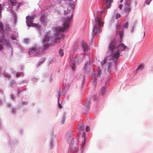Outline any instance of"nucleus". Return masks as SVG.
Masks as SVG:
<instances>
[{"instance_id": "10", "label": "nucleus", "mask_w": 153, "mask_h": 153, "mask_svg": "<svg viewBox=\"0 0 153 153\" xmlns=\"http://www.w3.org/2000/svg\"><path fill=\"white\" fill-rule=\"evenodd\" d=\"M0 42L2 43V44L4 45H5L7 47L10 46V45L9 40H4L3 38L1 39L0 38Z\"/></svg>"}, {"instance_id": "33", "label": "nucleus", "mask_w": 153, "mask_h": 153, "mask_svg": "<svg viewBox=\"0 0 153 153\" xmlns=\"http://www.w3.org/2000/svg\"><path fill=\"white\" fill-rule=\"evenodd\" d=\"M119 35L120 38L122 37L123 35V32H121L119 34Z\"/></svg>"}, {"instance_id": "7", "label": "nucleus", "mask_w": 153, "mask_h": 153, "mask_svg": "<svg viewBox=\"0 0 153 153\" xmlns=\"http://www.w3.org/2000/svg\"><path fill=\"white\" fill-rule=\"evenodd\" d=\"M34 19L33 17H31L30 16L26 17L27 23V26L30 27L32 25H33V20Z\"/></svg>"}, {"instance_id": "27", "label": "nucleus", "mask_w": 153, "mask_h": 153, "mask_svg": "<svg viewBox=\"0 0 153 153\" xmlns=\"http://www.w3.org/2000/svg\"><path fill=\"white\" fill-rule=\"evenodd\" d=\"M120 15L118 13H117L116 15V19H117L118 18H120Z\"/></svg>"}, {"instance_id": "24", "label": "nucleus", "mask_w": 153, "mask_h": 153, "mask_svg": "<svg viewBox=\"0 0 153 153\" xmlns=\"http://www.w3.org/2000/svg\"><path fill=\"white\" fill-rule=\"evenodd\" d=\"M128 22H127L123 25V27L127 28L128 27Z\"/></svg>"}, {"instance_id": "30", "label": "nucleus", "mask_w": 153, "mask_h": 153, "mask_svg": "<svg viewBox=\"0 0 153 153\" xmlns=\"http://www.w3.org/2000/svg\"><path fill=\"white\" fill-rule=\"evenodd\" d=\"M74 5L73 4H71L70 5L69 7H71L72 9H73L74 8Z\"/></svg>"}, {"instance_id": "11", "label": "nucleus", "mask_w": 153, "mask_h": 153, "mask_svg": "<svg viewBox=\"0 0 153 153\" xmlns=\"http://www.w3.org/2000/svg\"><path fill=\"white\" fill-rule=\"evenodd\" d=\"M131 7L128 5L125 7L124 10L126 14V17H127V15L129 14V13L131 11Z\"/></svg>"}, {"instance_id": "41", "label": "nucleus", "mask_w": 153, "mask_h": 153, "mask_svg": "<svg viewBox=\"0 0 153 153\" xmlns=\"http://www.w3.org/2000/svg\"><path fill=\"white\" fill-rule=\"evenodd\" d=\"M16 76L17 77H19V74H16Z\"/></svg>"}, {"instance_id": "43", "label": "nucleus", "mask_w": 153, "mask_h": 153, "mask_svg": "<svg viewBox=\"0 0 153 153\" xmlns=\"http://www.w3.org/2000/svg\"><path fill=\"white\" fill-rule=\"evenodd\" d=\"M21 5V3H20L19 5H18V7H19Z\"/></svg>"}, {"instance_id": "34", "label": "nucleus", "mask_w": 153, "mask_h": 153, "mask_svg": "<svg viewBox=\"0 0 153 153\" xmlns=\"http://www.w3.org/2000/svg\"><path fill=\"white\" fill-rule=\"evenodd\" d=\"M35 26L36 27H37V28H40V27L41 26H39V25H38L37 24H35Z\"/></svg>"}, {"instance_id": "44", "label": "nucleus", "mask_w": 153, "mask_h": 153, "mask_svg": "<svg viewBox=\"0 0 153 153\" xmlns=\"http://www.w3.org/2000/svg\"><path fill=\"white\" fill-rule=\"evenodd\" d=\"M145 31H144V32L143 37H144V36H145Z\"/></svg>"}, {"instance_id": "17", "label": "nucleus", "mask_w": 153, "mask_h": 153, "mask_svg": "<svg viewBox=\"0 0 153 153\" xmlns=\"http://www.w3.org/2000/svg\"><path fill=\"white\" fill-rule=\"evenodd\" d=\"M120 46H121L124 49H126L127 48V47L123 43L121 44L118 45L117 46V48H118L119 49V48Z\"/></svg>"}, {"instance_id": "22", "label": "nucleus", "mask_w": 153, "mask_h": 153, "mask_svg": "<svg viewBox=\"0 0 153 153\" xmlns=\"http://www.w3.org/2000/svg\"><path fill=\"white\" fill-rule=\"evenodd\" d=\"M112 66V63L111 62H109L108 63V70L111 71V69Z\"/></svg>"}, {"instance_id": "8", "label": "nucleus", "mask_w": 153, "mask_h": 153, "mask_svg": "<svg viewBox=\"0 0 153 153\" xmlns=\"http://www.w3.org/2000/svg\"><path fill=\"white\" fill-rule=\"evenodd\" d=\"M39 48H37V47H32L29 49V52L30 55L32 54L33 53H37L39 52Z\"/></svg>"}, {"instance_id": "36", "label": "nucleus", "mask_w": 153, "mask_h": 153, "mask_svg": "<svg viewBox=\"0 0 153 153\" xmlns=\"http://www.w3.org/2000/svg\"><path fill=\"white\" fill-rule=\"evenodd\" d=\"M107 60V59L106 58H104V64H105V62Z\"/></svg>"}, {"instance_id": "31", "label": "nucleus", "mask_w": 153, "mask_h": 153, "mask_svg": "<svg viewBox=\"0 0 153 153\" xmlns=\"http://www.w3.org/2000/svg\"><path fill=\"white\" fill-rule=\"evenodd\" d=\"M85 140H84V141L82 142V147H83L85 145Z\"/></svg>"}, {"instance_id": "39", "label": "nucleus", "mask_w": 153, "mask_h": 153, "mask_svg": "<svg viewBox=\"0 0 153 153\" xmlns=\"http://www.w3.org/2000/svg\"><path fill=\"white\" fill-rule=\"evenodd\" d=\"M90 103V102L89 101H87L86 104H89Z\"/></svg>"}, {"instance_id": "45", "label": "nucleus", "mask_w": 153, "mask_h": 153, "mask_svg": "<svg viewBox=\"0 0 153 153\" xmlns=\"http://www.w3.org/2000/svg\"><path fill=\"white\" fill-rule=\"evenodd\" d=\"M20 93V91H18V94H19V93Z\"/></svg>"}, {"instance_id": "18", "label": "nucleus", "mask_w": 153, "mask_h": 153, "mask_svg": "<svg viewBox=\"0 0 153 153\" xmlns=\"http://www.w3.org/2000/svg\"><path fill=\"white\" fill-rule=\"evenodd\" d=\"M16 0H10L11 4L13 6L16 5Z\"/></svg>"}, {"instance_id": "21", "label": "nucleus", "mask_w": 153, "mask_h": 153, "mask_svg": "<svg viewBox=\"0 0 153 153\" xmlns=\"http://www.w3.org/2000/svg\"><path fill=\"white\" fill-rule=\"evenodd\" d=\"M59 54L60 56H63L64 55V53L63 51L61 49H60L59 50Z\"/></svg>"}, {"instance_id": "1", "label": "nucleus", "mask_w": 153, "mask_h": 153, "mask_svg": "<svg viewBox=\"0 0 153 153\" xmlns=\"http://www.w3.org/2000/svg\"><path fill=\"white\" fill-rule=\"evenodd\" d=\"M64 13L65 15H68L67 16V18H65V19L63 27L61 28L58 27L54 28V31L56 32L53 36V39L55 43L60 42L59 39L64 36L62 32L67 30L69 27V23L72 16V12L70 10H69L68 8L67 10H65Z\"/></svg>"}, {"instance_id": "38", "label": "nucleus", "mask_w": 153, "mask_h": 153, "mask_svg": "<svg viewBox=\"0 0 153 153\" xmlns=\"http://www.w3.org/2000/svg\"><path fill=\"white\" fill-rule=\"evenodd\" d=\"M5 77L7 78H10V76L9 74H7L6 75Z\"/></svg>"}, {"instance_id": "5", "label": "nucleus", "mask_w": 153, "mask_h": 153, "mask_svg": "<svg viewBox=\"0 0 153 153\" xmlns=\"http://www.w3.org/2000/svg\"><path fill=\"white\" fill-rule=\"evenodd\" d=\"M117 42L115 40H112L110 42L108 48L111 52L115 51L117 48Z\"/></svg>"}, {"instance_id": "2", "label": "nucleus", "mask_w": 153, "mask_h": 153, "mask_svg": "<svg viewBox=\"0 0 153 153\" xmlns=\"http://www.w3.org/2000/svg\"><path fill=\"white\" fill-rule=\"evenodd\" d=\"M50 32L47 33L43 40L42 41L43 46V48H42L43 51H45L50 46Z\"/></svg>"}, {"instance_id": "37", "label": "nucleus", "mask_w": 153, "mask_h": 153, "mask_svg": "<svg viewBox=\"0 0 153 153\" xmlns=\"http://www.w3.org/2000/svg\"><path fill=\"white\" fill-rule=\"evenodd\" d=\"M3 48V46L2 45L0 44V50H1Z\"/></svg>"}, {"instance_id": "15", "label": "nucleus", "mask_w": 153, "mask_h": 153, "mask_svg": "<svg viewBox=\"0 0 153 153\" xmlns=\"http://www.w3.org/2000/svg\"><path fill=\"white\" fill-rule=\"evenodd\" d=\"M144 65L143 64H141L138 66L137 69V71H140L142 70L144 68Z\"/></svg>"}, {"instance_id": "13", "label": "nucleus", "mask_w": 153, "mask_h": 153, "mask_svg": "<svg viewBox=\"0 0 153 153\" xmlns=\"http://www.w3.org/2000/svg\"><path fill=\"white\" fill-rule=\"evenodd\" d=\"M112 0H106V3L107 4V8H110L111 6V4L112 2Z\"/></svg>"}, {"instance_id": "42", "label": "nucleus", "mask_w": 153, "mask_h": 153, "mask_svg": "<svg viewBox=\"0 0 153 153\" xmlns=\"http://www.w3.org/2000/svg\"><path fill=\"white\" fill-rule=\"evenodd\" d=\"M123 1V0H120V3H122Z\"/></svg>"}, {"instance_id": "40", "label": "nucleus", "mask_w": 153, "mask_h": 153, "mask_svg": "<svg viewBox=\"0 0 153 153\" xmlns=\"http://www.w3.org/2000/svg\"><path fill=\"white\" fill-rule=\"evenodd\" d=\"M85 134L83 133V134L82 137H85Z\"/></svg>"}, {"instance_id": "12", "label": "nucleus", "mask_w": 153, "mask_h": 153, "mask_svg": "<svg viewBox=\"0 0 153 153\" xmlns=\"http://www.w3.org/2000/svg\"><path fill=\"white\" fill-rule=\"evenodd\" d=\"M92 67L89 61L88 63H86L85 64L84 70H88L89 69L91 68Z\"/></svg>"}, {"instance_id": "35", "label": "nucleus", "mask_w": 153, "mask_h": 153, "mask_svg": "<svg viewBox=\"0 0 153 153\" xmlns=\"http://www.w3.org/2000/svg\"><path fill=\"white\" fill-rule=\"evenodd\" d=\"M58 106L59 108H62L61 105L59 103H58Z\"/></svg>"}, {"instance_id": "25", "label": "nucleus", "mask_w": 153, "mask_h": 153, "mask_svg": "<svg viewBox=\"0 0 153 153\" xmlns=\"http://www.w3.org/2000/svg\"><path fill=\"white\" fill-rule=\"evenodd\" d=\"M3 7L1 6V4H0V18L1 17V13L2 10H3Z\"/></svg>"}, {"instance_id": "20", "label": "nucleus", "mask_w": 153, "mask_h": 153, "mask_svg": "<svg viewBox=\"0 0 153 153\" xmlns=\"http://www.w3.org/2000/svg\"><path fill=\"white\" fill-rule=\"evenodd\" d=\"M79 128L82 131H83L84 129V125L83 124L79 125Z\"/></svg>"}, {"instance_id": "28", "label": "nucleus", "mask_w": 153, "mask_h": 153, "mask_svg": "<svg viewBox=\"0 0 153 153\" xmlns=\"http://www.w3.org/2000/svg\"><path fill=\"white\" fill-rule=\"evenodd\" d=\"M85 130H86V131L87 132L89 131H90V128L89 127V126H86V128H85Z\"/></svg>"}, {"instance_id": "46", "label": "nucleus", "mask_w": 153, "mask_h": 153, "mask_svg": "<svg viewBox=\"0 0 153 153\" xmlns=\"http://www.w3.org/2000/svg\"><path fill=\"white\" fill-rule=\"evenodd\" d=\"M94 36L93 35V36H92V38H94Z\"/></svg>"}, {"instance_id": "6", "label": "nucleus", "mask_w": 153, "mask_h": 153, "mask_svg": "<svg viewBox=\"0 0 153 153\" xmlns=\"http://www.w3.org/2000/svg\"><path fill=\"white\" fill-rule=\"evenodd\" d=\"M67 141L68 144H70V147L71 149H76V146H72V145L74 143V141L73 138L72 136L70 137H69L67 136Z\"/></svg>"}, {"instance_id": "23", "label": "nucleus", "mask_w": 153, "mask_h": 153, "mask_svg": "<svg viewBox=\"0 0 153 153\" xmlns=\"http://www.w3.org/2000/svg\"><path fill=\"white\" fill-rule=\"evenodd\" d=\"M101 71L100 69H98V75L97 76L98 77H100L101 75Z\"/></svg>"}, {"instance_id": "26", "label": "nucleus", "mask_w": 153, "mask_h": 153, "mask_svg": "<svg viewBox=\"0 0 153 153\" xmlns=\"http://www.w3.org/2000/svg\"><path fill=\"white\" fill-rule=\"evenodd\" d=\"M0 29L1 30H2L3 29V25L2 23L1 22H0Z\"/></svg>"}, {"instance_id": "32", "label": "nucleus", "mask_w": 153, "mask_h": 153, "mask_svg": "<svg viewBox=\"0 0 153 153\" xmlns=\"http://www.w3.org/2000/svg\"><path fill=\"white\" fill-rule=\"evenodd\" d=\"M60 96H61V93H60V92L59 91V94H58V95L59 100V98H60Z\"/></svg>"}, {"instance_id": "19", "label": "nucleus", "mask_w": 153, "mask_h": 153, "mask_svg": "<svg viewBox=\"0 0 153 153\" xmlns=\"http://www.w3.org/2000/svg\"><path fill=\"white\" fill-rule=\"evenodd\" d=\"M105 90V87H103L101 90V94L102 95L104 94Z\"/></svg>"}, {"instance_id": "9", "label": "nucleus", "mask_w": 153, "mask_h": 153, "mask_svg": "<svg viewBox=\"0 0 153 153\" xmlns=\"http://www.w3.org/2000/svg\"><path fill=\"white\" fill-rule=\"evenodd\" d=\"M40 21L43 25L45 26L47 24L46 19L45 15L42 16L40 19Z\"/></svg>"}, {"instance_id": "16", "label": "nucleus", "mask_w": 153, "mask_h": 153, "mask_svg": "<svg viewBox=\"0 0 153 153\" xmlns=\"http://www.w3.org/2000/svg\"><path fill=\"white\" fill-rule=\"evenodd\" d=\"M70 66L74 71L75 70L76 68L75 67V65L73 61H72L70 63Z\"/></svg>"}, {"instance_id": "47", "label": "nucleus", "mask_w": 153, "mask_h": 153, "mask_svg": "<svg viewBox=\"0 0 153 153\" xmlns=\"http://www.w3.org/2000/svg\"><path fill=\"white\" fill-rule=\"evenodd\" d=\"M152 0H150V1H151Z\"/></svg>"}, {"instance_id": "3", "label": "nucleus", "mask_w": 153, "mask_h": 153, "mask_svg": "<svg viewBox=\"0 0 153 153\" xmlns=\"http://www.w3.org/2000/svg\"><path fill=\"white\" fill-rule=\"evenodd\" d=\"M123 50H120L118 48L117 50L115 52H111V59L113 60L115 65H116L117 61L119 60V58L120 56V51L121 52Z\"/></svg>"}, {"instance_id": "14", "label": "nucleus", "mask_w": 153, "mask_h": 153, "mask_svg": "<svg viewBox=\"0 0 153 153\" xmlns=\"http://www.w3.org/2000/svg\"><path fill=\"white\" fill-rule=\"evenodd\" d=\"M82 47L85 51H87L88 48L87 45L85 42H83L82 43Z\"/></svg>"}, {"instance_id": "29", "label": "nucleus", "mask_w": 153, "mask_h": 153, "mask_svg": "<svg viewBox=\"0 0 153 153\" xmlns=\"http://www.w3.org/2000/svg\"><path fill=\"white\" fill-rule=\"evenodd\" d=\"M123 7V5L121 4H119V5L118 7L120 10H121L122 9Z\"/></svg>"}, {"instance_id": "4", "label": "nucleus", "mask_w": 153, "mask_h": 153, "mask_svg": "<svg viewBox=\"0 0 153 153\" xmlns=\"http://www.w3.org/2000/svg\"><path fill=\"white\" fill-rule=\"evenodd\" d=\"M95 21L96 22V24L94 27V29L93 30V31L94 33L99 34L100 33V31L98 29V28L97 27V25L100 28L102 25V22L101 21L100 19L97 17L95 18Z\"/></svg>"}]
</instances>
